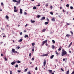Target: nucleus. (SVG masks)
Segmentation results:
<instances>
[{
  "label": "nucleus",
  "instance_id": "69168bd1",
  "mask_svg": "<svg viewBox=\"0 0 74 74\" xmlns=\"http://www.w3.org/2000/svg\"><path fill=\"white\" fill-rule=\"evenodd\" d=\"M12 41H13V42L14 43V42H14V40H13Z\"/></svg>",
  "mask_w": 74,
  "mask_h": 74
},
{
  "label": "nucleus",
  "instance_id": "13d9d810",
  "mask_svg": "<svg viewBox=\"0 0 74 74\" xmlns=\"http://www.w3.org/2000/svg\"><path fill=\"white\" fill-rule=\"evenodd\" d=\"M22 34V32H21L20 33V35H21Z\"/></svg>",
  "mask_w": 74,
  "mask_h": 74
},
{
  "label": "nucleus",
  "instance_id": "79ce46f5",
  "mask_svg": "<svg viewBox=\"0 0 74 74\" xmlns=\"http://www.w3.org/2000/svg\"><path fill=\"white\" fill-rule=\"evenodd\" d=\"M27 70H28V69H25V71H27Z\"/></svg>",
  "mask_w": 74,
  "mask_h": 74
},
{
  "label": "nucleus",
  "instance_id": "1a4fd4ad",
  "mask_svg": "<svg viewBox=\"0 0 74 74\" xmlns=\"http://www.w3.org/2000/svg\"><path fill=\"white\" fill-rule=\"evenodd\" d=\"M60 48L58 49V50L59 51H60V50H61V49L62 48V47L61 46H60Z\"/></svg>",
  "mask_w": 74,
  "mask_h": 74
},
{
  "label": "nucleus",
  "instance_id": "338daca9",
  "mask_svg": "<svg viewBox=\"0 0 74 74\" xmlns=\"http://www.w3.org/2000/svg\"><path fill=\"white\" fill-rule=\"evenodd\" d=\"M40 5H37L38 6H40Z\"/></svg>",
  "mask_w": 74,
  "mask_h": 74
},
{
  "label": "nucleus",
  "instance_id": "58836bf2",
  "mask_svg": "<svg viewBox=\"0 0 74 74\" xmlns=\"http://www.w3.org/2000/svg\"><path fill=\"white\" fill-rule=\"evenodd\" d=\"M27 74H31V73L30 72H28L27 73Z\"/></svg>",
  "mask_w": 74,
  "mask_h": 74
},
{
  "label": "nucleus",
  "instance_id": "2f4dec72",
  "mask_svg": "<svg viewBox=\"0 0 74 74\" xmlns=\"http://www.w3.org/2000/svg\"><path fill=\"white\" fill-rule=\"evenodd\" d=\"M16 67H18V64H16L15 66Z\"/></svg>",
  "mask_w": 74,
  "mask_h": 74
},
{
  "label": "nucleus",
  "instance_id": "7ed1b4c3",
  "mask_svg": "<svg viewBox=\"0 0 74 74\" xmlns=\"http://www.w3.org/2000/svg\"><path fill=\"white\" fill-rule=\"evenodd\" d=\"M12 52H13L17 53L18 54V53H19L18 52L16 51H15V49H12Z\"/></svg>",
  "mask_w": 74,
  "mask_h": 74
},
{
  "label": "nucleus",
  "instance_id": "393cba45",
  "mask_svg": "<svg viewBox=\"0 0 74 74\" xmlns=\"http://www.w3.org/2000/svg\"><path fill=\"white\" fill-rule=\"evenodd\" d=\"M49 71L50 73H52L53 72L51 70H49Z\"/></svg>",
  "mask_w": 74,
  "mask_h": 74
},
{
  "label": "nucleus",
  "instance_id": "052dcab7",
  "mask_svg": "<svg viewBox=\"0 0 74 74\" xmlns=\"http://www.w3.org/2000/svg\"><path fill=\"white\" fill-rule=\"evenodd\" d=\"M69 53H71V51H69Z\"/></svg>",
  "mask_w": 74,
  "mask_h": 74
},
{
  "label": "nucleus",
  "instance_id": "ddd939ff",
  "mask_svg": "<svg viewBox=\"0 0 74 74\" xmlns=\"http://www.w3.org/2000/svg\"><path fill=\"white\" fill-rule=\"evenodd\" d=\"M5 18L7 19H9V17L7 15H6L5 16Z\"/></svg>",
  "mask_w": 74,
  "mask_h": 74
},
{
  "label": "nucleus",
  "instance_id": "f3484780",
  "mask_svg": "<svg viewBox=\"0 0 74 74\" xmlns=\"http://www.w3.org/2000/svg\"><path fill=\"white\" fill-rule=\"evenodd\" d=\"M54 56L53 55L51 56V57H50V58H51V59H52V58H53V57H54Z\"/></svg>",
  "mask_w": 74,
  "mask_h": 74
},
{
  "label": "nucleus",
  "instance_id": "72a5a7b5",
  "mask_svg": "<svg viewBox=\"0 0 74 74\" xmlns=\"http://www.w3.org/2000/svg\"><path fill=\"white\" fill-rule=\"evenodd\" d=\"M70 32H71V33L73 35V33L72 32V31H71Z\"/></svg>",
  "mask_w": 74,
  "mask_h": 74
},
{
  "label": "nucleus",
  "instance_id": "ea45409f",
  "mask_svg": "<svg viewBox=\"0 0 74 74\" xmlns=\"http://www.w3.org/2000/svg\"><path fill=\"white\" fill-rule=\"evenodd\" d=\"M17 48L18 49H19L20 48V47H17Z\"/></svg>",
  "mask_w": 74,
  "mask_h": 74
},
{
  "label": "nucleus",
  "instance_id": "dca6fc26",
  "mask_svg": "<svg viewBox=\"0 0 74 74\" xmlns=\"http://www.w3.org/2000/svg\"><path fill=\"white\" fill-rule=\"evenodd\" d=\"M31 22L32 23H34L35 22V21H32V20H31Z\"/></svg>",
  "mask_w": 74,
  "mask_h": 74
},
{
  "label": "nucleus",
  "instance_id": "f704fd0d",
  "mask_svg": "<svg viewBox=\"0 0 74 74\" xmlns=\"http://www.w3.org/2000/svg\"><path fill=\"white\" fill-rule=\"evenodd\" d=\"M61 70L62 71H64V70L62 68L61 69Z\"/></svg>",
  "mask_w": 74,
  "mask_h": 74
},
{
  "label": "nucleus",
  "instance_id": "37998d69",
  "mask_svg": "<svg viewBox=\"0 0 74 74\" xmlns=\"http://www.w3.org/2000/svg\"><path fill=\"white\" fill-rule=\"evenodd\" d=\"M1 5L2 6V5H3V3H1Z\"/></svg>",
  "mask_w": 74,
  "mask_h": 74
},
{
  "label": "nucleus",
  "instance_id": "aec40b11",
  "mask_svg": "<svg viewBox=\"0 0 74 74\" xmlns=\"http://www.w3.org/2000/svg\"><path fill=\"white\" fill-rule=\"evenodd\" d=\"M33 9L34 10H36L37 9V8L36 7L34 6V7L33 8Z\"/></svg>",
  "mask_w": 74,
  "mask_h": 74
},
{
  "label": "nucleus",
  "instance_id": "a19ab883",
  "mask_svg": "<svg viewBox=\"0 0 74 74\" xmlns=\"http://www.w3.org/2000/svg\"><path fill=\"white\" fill-rule=\"evenodd\" d=\"M35 70H38V68H37V67H36V68Z\"/></svg>",
  "mask_w": 74,
  "mask_h": 74
},
{
  "label": "nucleus",
  "instance_id": "0eeeda50",
  "mask_svg": "<svg viewBox=\"0 0 74 74\" xmlns=\"http://www.w3.org/2000/svg\"><path fill=\"white\" fill-rule=\"evenodd\" d=\"M66 36L67 37L69 38V37L70 36V35L69 34H67L66 35Z\"/></svg>",
  "mask_w": 74,
  "mask_h": 74
},
{
  "label": "nucleus",
  "instance_id": "0e129e2a",
  "mask_svg": "<svg viewBox=\"0 0 74 74\" xmlns=\"http://www.w3.org/2000/svg\"><path fill=\"white\" fill-rule=\"evenodd\" d=\"M67 25H70V24H69V23H67Z\"/></svg>",
  "mask_w": 74,
  "mask_h": 74
},
{
  "label": "nucleus",
  "instance_id": "f257e3e1",
  "mask_svg": "<svg viewBox=\"0 0 74 74\" xmlns=\"http://www.w3.org/2000/svg\"><path fill=\"white\" fill-rule=\"evenodd\" d=\"M67 54V52L66 51H65V50L64 49H62V54H61V56H63Z\"/></svg>",
  "mask_w": 74,
  "mask_h": 74
},
{
  "label": "nucleus",
  "instance_id": "c9c22d12",
  "mask_svg": "<svg viewBox=\"0 0 74 74\" xmlns=\"http://www.w3.org/2000/svg\"><path fill=\"white\" fill-rule=\"evenodd\" d=\"M21 61H18H18H17V63H21Z\"/></svg>",
  "mask_w": 74,
  "mask_h": 74
},
{
  "label": "nucleus",
  "instance_id": "4c0bfd02",
  "mask_svg": "<svg viewBox=\"0 0 74 74\" xmlns=\"http://www.w3.org/2000/svg\"><path fill=\"white\" fill-rule=\"evenodd\" d=\"M50 14H51V15H53V12H50Z\"/></svg>",
  "mask_w": 74,
  "mask_h": 74
},
{
  "label": "nucleus",
  "instance_id": "e2e57ef3",
  "mask_svg": "<svg viewBox=\"0 0 74 74\" xmlns=\"http://www.w3.org/2000/svg\"><path fill=\"white\" fill-rule=\"evenodd\" d=\"M3 42H1L0 43V44L1 45V44H2Z\"/></svg>",
  "mask_w": 74,
  "mask_h": 74
},
{
  "label": "nucleus",
  "instance_id": "20e7f679",
  "mask_svg": "<svg viewBox=\"0 0 74 74\" xmlns=\"http://www.w3.org/2000/svg\"><path fill=\"white\" fill-rule=\"evenodd\" d=\"M45 19V17H42L40 19L41 21H42Z\"/></svg>",
  "mask_w": 74,
  "mask_h": 74
},
{
  "label": "nucleus",
  "instance_id": "864d4df0",
  "mask_svg": "<svg viewBox=\"0 0 74 74\" xmlns=\"http://www.w3.org/2000/svg\"><path fill=\"white\" fill-rule=\"evenodd\" d=\"M18 73H21V71L20 70H18Z\"/></svg>",
  "mask_w": 74,
  "mask_h": 74
},
{
  "label": "nucleus",
  "instance_id": "de8ad7c7",
  "mask_svg": "<svg viewBox=\"0 0 74 74\" xmlns=\"http://www.w3.org/2000/svg\"><path fill=\"white\" fill-rule=\"evenodd\" d=\"M24 32H27L26 30H24Z\"/></svg>",
  "mask_w": 74,
  "mask_h": 74
},
{
  "label": "nucleus",
  "instance_id": "a18cd8bd",
  "mask_svg": "<svg viewBox=\"0 0 74 74\" xmlns=\"http://www.w3.org/2000/svg\"><path fill=\"white\" fill-rule=\"evenodd\" d=\"M48 5H49V4L48 3H47V4H46V6L47 7L48 6Z\"/></svg>",
  "mask_w": 74,
  "mask_h": 74
},
{
  "label": "nucleus",
  "instance_id": "6e6552de",
  "mask_svg": "<svg viewBox=\"0 0 74 74\" xmlns=\"http://www.w3.org/2000/svg\"><path fill=\"white\" fill-rule=\"evenodd\" d=\"M48 54H44L43 55H42V56H48Z\"/></svg>",
  "mask_w": 74,
  "mask_h": 74
},
{
  "label": "nucleus",
  "instance_id": "bf43d9fd",
  "mask_svg": "<svg viewBox=\"0 0 74 74\" xmlns=\"http://www.w3.org/2000/svg\"><path fill=\"white\" fill-rule=\"evenodd\" d=\"M47 21H49V19L48 18H47Z\"/></svg>",
  "mask_w": 74,
  "mask_h": 74
},
{
  "label": "nucleus",
  "instance_id": "09e8293b",
  "mask_svg": "<svg viewBox=\"0 0 74 74\" xmlns=\"http://www.w3.org/2000/svg\"><path fill=\"white\" fill-rule=\"evenodd\" d=\"M24 14L25 15H26V14H27V13H26V12H25L24 13Z\"/></svg>",
  "mask_w": 74,
  "mask_h": 74
},
{
  "label": "nucleus",
  "instance_id": "7c9ffc66",
  "mask_svg": "<svg viewBox=\"0 0 74 74\" xmlns=\"http://www.w3.org/2000/svg\"><path fill=\"white\" fill-rule=\"evenodd\" d=\"M40 16V15H38L37 16V17L38 18H39Z\"/></svg>",
  "mask_w": 74,
  "mask_h": 74
},
{
  "label": "nucleus",
  "instance_id": "412c9836",
  "mask_svg": "<svg viewBox=\"0 0 74 74\" xmlns=\"http://www.w3.org/2000/svg\"><path fill=\"white\" fill-rule=\"evenodd\" d=\"M22 40H23V39H21L19 40V42H21L22 41Z\"/></svg>",
  "mask_w": 74,
  "mask_h": 74
},
{
  "label": "nucleus",
  "instance_id": "b1692460",
  "mask_svg": "<svg viewBox=\"0 0 74 74\" xmlns=\"http://www.w3.org/2000/svg\"><path fill=\"white\" fill-rule=\"evenodd\" d=\"M14 11L15 12H16L17 11V10H16L15 9V10H14Z\"/></svg>",
  "mask_w": 74,
  "mask_h": 74
},
{
  "label": "nucleus",
  "instance_id": "8fccbe9b",
  "mask_svg": "<svg viewBox=\"0 0 74 74\" xmlns=\"http://www.w3.org/2000/svg\"><path fill=\"white\" fill-rule=\"evenodd\" d=\"M45 45L47 46H48V45L47 43Z\"/></svg>",
  "mask_w": 74,
  "mask_h": 74
},
{
  "label": "nucleus",
  "instance_id": "cd10ccee",
  "mask_svg": "<svg viewBox=\"0 0 74 74\" xmlns=\"http://www.w3.org/2000/svg\"><path fill=\"white\" fill-rule=\"evenodd\" d=\"M48 24V22H46L45 23V25H47Z\"/></svg>",
  "mask_w": 74,
  "mask_h": 74
},
{
  "label": "nucleus",
  "instance_id": "6ab92c4d",
  "mask_svg": "<svg viewBox=\"0 0 74 74\" xmlns=\"http://www.w3.org/2000/svg\"><path fill=\"white\" fill-rule=\"evenodd\" d=\"M20 1H17L16 3V4L18 5V4H19L20 3Z\"/></svg>",
  "mask_w": 74,
  "mask_h": 74
},
{
  "label": "nucleus",
  "instance_id": "c03bdc74",
  "mask_svg": "<svg viewBox=\"0 0 74 74\" xmlns=\"http://www.w3.org/2000/svg\"><path fill=\"white\" fill-rule=\"evenodd\" d=\"M32 45L33 46H34V45H35V43H33L32 44Z\"/></svg>",
  "mask_w": 74,
  "mask_h": 74
},
{
  "label": "nucleus",
  "instance_id": "423d86ee",
  "mask_svg": "<svg viewBox=\"0 0 74 74\" xmlns=\"http://www.w3.org/2000/svg\"><path fill=\"white\" fill-rule=\"evenodd\" d=\"M20 13L21 14L23 13L22 10L21 9H20Z\"/></svg>",
  "mask_w": 74,
  "mask_h": 74
},
{
  "label": "nucleus",
  "instance_id": "a211bd4d",
  "mask_svg": "<svg viewBox=\"0 0 74 74\" xmlns=\"http://www.w3.org/2000/svg\"><path fill=\"white\" fill-rule=\"evenodd\" d=\"M25 38H29V36H28L27 35H25V37H24Z\"/></svg>",
  "mask_w": 74,
  "mask_h": 74
},
{
  "label": "nucleus",
  "instance_id": "4be33fe9",
  "mask_svg": "<svg viewBox=\"0 0 74 74\" xmlns=\"http://www.w3.org/2000/svg\"><path fill=\"white\" fill-rule=\"evenodd\" d=\"M13 1L15 2H17V1L16 0H13Z\"/></svg>",
  "mask_w": 74,
  "mask_h": 74
},
{
  "label": "nucleus",
  "instance_id": "603ef678",
  "mask_svg": "<svg viewBox=\"0 0 74 74\" xmlns=\"http://www.w3.org/2000/svg\"><path fill=\"white\" fill-rule=\"evenodd\" d=\"M50 8H51V9H52V8H53V6H51L50 7Z\"/></svg>",
  "mask_w": 74,
  "mask_h": 74
},
{
  "label": "nucleus",
  "instance_id": "c85d7f7f",
  "mask_svg": "<svg viewBox=\"0 0 74 74\" xmlns=\"http://www.w3.org/2000/svg\"><path fill=\"white\" fill-rule=\"evenodd\" d=\"M52 41L54 44L55 43V41L54 40H53Z\"/></svg>",
  "mask_w": 74,
  "mask_h": 74
},
{
  "label": "nucleus",
  "instance_id": "c756f323",
  "mask_svg": "<svg viewBox=\"0 0 74 74\" xmlns=\"http://www.w3.org/2000/svg\"><path fill=\"white\" fill-rule=\"evenodd\" d=\"M34 59V58H33L32 59V61H33Z\"/></svg>",
  "mask_w": 74,
  "mask_h": 74
},
{
  "label": "nucleus",
  "instance_id": "5701e85b",
  "mask_svg": "<svg viewBox=\"0 0 74 74\" xmlns=\"http://www.w3.org/2000/svg\"><path fill=\"white\" fill-rule=\"evenodd\" d=\"M46 30V29H43L42 31L43 32H45V31Z\"/></svg>",
  "mask_w": 74,
  "mask_h": 74
},
{
  "label": "nucleus",
  "instance_id": "774afa93",
  "mask_svg": "<svg viewBox=\"0 0 74 74\" xmlns=\"http://www.w3.org/2000/svg\"><path fill=\"white\" fill-rule=\"evenodd\" d=\"M56 14H57V15H58V13H56Z\"/></svg>",
  "mask_w": 74,
  "mask_h": 74
},
{
  "label": "nucleus",
  "instance_id": "5fc2aeb1",
  "mask_svg": "<svg viewBox=\"0 0 74 74\" xmlns=\"http://www.w3.org/2000/svg\"><path fill=\"white\" fill-rule=\"evenodd\" d=\"M14 9H15L16 8V7L15 6H14Z\"/></svg>",
  "mask_w": 74,
  "mask_h": 74
},
{
  "label": "nucleus",
  "instance_id": "680f3d73",
  "mask_svg": "<svg viewBox=\"0 0 74 74\" xmlns=\"http://www.w3.org/2000/svg\"><path fill=\"white\" fill-rule=\"evenodd\" d=\"M3 37H6V36H3Z\"/></svg>",
  "mask_w": 74,
  "mask_h": 74
},
{
  "label": "nucleus",
  "instance_id": "6e6d98bb",
  "mask_svg": "<svg viewBox=\"0 0 74 74\" xmlns=\"http://www.w3.org/2000/svg\"><path fill=\"white\" fill-rule=\"evenodd\" d=\"M65 60V58L63 59V61H64Z\"/></svg>",
  "mask_w": 74,
  "mask_h": 74
},
{
  "label": "nucleus",
  "instance_id": "f03ea898",
  "mask_svg": "<svg viewBox=\"0 0 74 74\" xmlns=\"http://www.w3.org/2000/svg\"><path fill=\"white\" fill-rule=\"evenodd\" d=\"M47 41H48V40H46L42 42V45L43 46L45 44H46L47 43Z\"/></svg>",
  "mask_w": 74,
  "mask_h": 74
},
{
  "label": "nucleus",
  "instance_id": "a878e982",
  "mask_svg": "<svg viewBox=\"0 0 74 74\" xmlns=\"http://www.w3.org/2000/svg\"><path fill=\"white\" fill-rule=\"evenodd\" d=\"M66 7H69V4H67L66 5Z\"/></svg>",
  "mask_w": 74,
  "mask_h": 74
},
{
  "label": "nucleus",
  "instance_id": "f8f14e48",
  "mask_svg": "<svg viewBox=\"0 0 74 74\" xmlns=\"http://www.w3.org/2000/svg\"><path fill=\"white\" fill-rule=\"evenodd\" d=\"M69 69L66 71V74H69Z\"/></svg>",
  "mask_w": 74,
  "mask_h": 74
},
{
  "label": "nucleus",
  "instance_id": "4468645a",
  "mask_svg": "<svg viewBox=\"0 0 74 74\" xmlns=\"http://www.w3.org/2000/svg\"><path fill=\"white\" fill-rule=\"evenodd\" d=\"M55 52H56V54H57V56L59 55V53H58L57 51H56Z\"/></svg>",
  "mask_w": 74,
  "mask_h": 74
},
{
  "label": "nucleus",
  "instance_id": "4d7b16f0",
  "mask_svg": "<svg viewBox=\"0 0 74 74\" xmlns=\"http://www.w3.org/2000/svg\"><path fill=\"white\" fill-rule=\"evenodd\" d=\"M72 73L73 74H74V71H73V72H72Z\"/></svg>",
  "mask_w": 74,
  "mask_h": 74
},
{
  "label": "nucleus",
  "instance_id": "49530a36",
  "mask_svg": "<svg viewBox=\"0 0 74 74\" xmlns=\"http://www.w3.org/2000/svg\"><path fill=\"white\" fill-rule=\"evenodd\" d=\"M31 53H29V56L30 57H31Z\"/></svg>",
  "mask_w": 74,
  "mask_h": 74
},
{
  "label": "nucleus",
  "instance_id": "2eb2a0df",
  "mask_svg": "<svg viewBox=\"0 0 74 74\" xmlns=\"http://www.w3.org/2000/svg\"><path fill=\"white\" fill-rule=\"evenodd\" d=\"M52 21H55V18H53L51 19Z\"/></svg>",
  "mask_w": 74,
  "mask_h": 74
},
{
  "label": "nucleus",
  "instance_id": "9b49d317",
  "mask_svg": "<svg viewBox=\"0 0 74 74\" xmlns=\"http://www.w3.org/2000/svg\"><path fill=\"white\" fill-rule=\"evenodd\" d=\"M73 43V42H71V43H70V44H69V46H68L69 47H70L72 45Z\"/></svg>",
  "mask_w": 74,
  "mask_h": 74
},
{
  "label": "nucleus",
  "instance_id": "3c124183",
  "mask_svg": "<svg viewBox=\"0 0 74 74\" xmlns=\"http://www.w3.org/2000/svg\"><path fill=\"white\" fill-rule=\"evenodd\" d=\"M5 60L6 61L7 60V59L6 57H5Z\"/></svg>",
  "mask_w": 74,
  "mask_h": 74
},
{
  "label": "nucleus",
  "instance_id": "e433bc0d",
  "mask_svg": "<svg viewBox=\"0 0 74 74\" xmlns=\"http://www.w3.org/2000/svg\"><path fill=\"white\" fill-rule=\"evenodd\" d=\"M54 47H54V46L53 45L52 46V49H54Z\"/></svg>",
  "mask_w": 74,
  "mask_h": 74
},
{
  "label": "nucleus",
  "instance_id": "473e14b6",
  "mask_svg": "<svg viewBox=\"0 0 74 74\" xmlns=\"http://www.w3.org/2000/svg\"><path fill=\"white\" fill-rule=\"evenodd\" d=\"M70 8H71V9H73V7H72V6H71Z\"/></svg>",
  "mask_w": 74,
  "mask_h": 74
},
{
  "label": "nucleus",
  "instance_id": "bb28decb",
  "mask_svg": "<svg viewBox=\"0 0 74 74\" xmlns=\"http://www.w3.org/2000/svg\"><path fill=\"white\" fill-rule=\"evenodd\" d=\"M10 74H12V71H10Z\"/></svg>",
  "mask_w": 74,
  "mask_h": 74
},
{
  "label": "nucleus",
  "instance_id": "39448f33",
  "mask_svg": "<svg viewBox=\"0 0 74 74\" xmlns=\"http://www.w3.org/2000/svg\"><path fill=\"white\" fill-rule=\"evenodd\" d=\"M46 64V61L45 60L44 62V65H43L44 67H45V66Z\"/></svg>",
  "mask_w": 74,
  "mask_h": 74
},
{
  "label": "nucleus",
  "instance_id": "9d476101",
  "mask_svg": "<svg viewBox=\"0 0 74 74\" xmlns=\"http://www.w3.org/2000/svg\"><path fill=\"white\" fill-rule=\"evenodd\" d=\"M16 63V62L14 61L12 62L11 63V64L12 65H13L14 64H15Z\"/></svg>",
  "mask_w": 74,
  "mask_h": 74
}]
</instances>
